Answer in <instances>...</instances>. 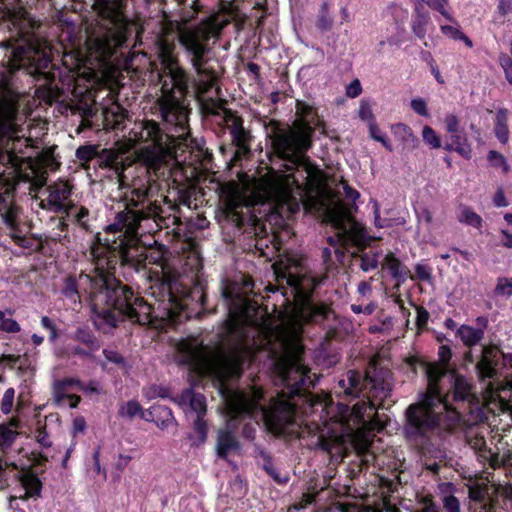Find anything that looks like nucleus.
<instances>
[{"label": "nucleus", "instance_id": "1", "mask_svg": "<svg viewBox=\"0 0 512 512\" xmlns=\"http://www.w3.org/2000/svg\"><path fill=\"white\" fill-rule=\"evenodd\" d=\"M280 284L291 289L295 303L276 322L244 294L252 284L245 281L240 293L227 286L223 297L227 302L228 319L218 336L220 343L211 347L198 337L181 339L175 345L174 359L179 365L215 381L227 415V426L218 431L216 450L219 457L239 451L240 445L232 429L238 418L249 417L263 423L274 433L297 432L317 436V444L335 459L342 460L353 450L364 465L375 460L372 443L375 431L384 428L375 412L378 401L386 399L393 387L392 373L374 369L362 379L360 373L348 371L338 386L347 396H358L364 384L370 386L369 401H361L350 409L335 404L329 394L306 396L302 419L293 398L314 386V379L302 360L301 335L304 324L320 323L330 314L324 304L310 300L314 289L324 282L308 272L292 257L273 264Z\"/></svg>", "mask_w": 512, "mask_h": 512}, {"label": "nucleus", "instance_id": "2", "mask_svg": "<svg viewBox=\"0 0 512 512\" xmlns=\"http://www.w3.org/2000/svg\"><path fill=\"white\" fill-rule=\"evenodd\" d=\"M11 37L2 44L12 49L7 64H0V215L10 236L25 246L30 227L23 211L13 202L15 176L25 149L35 148L38 135L26 126L27 114L42 102L51 105L57 93L52 87L37 88L34 96L20 92L14 72L41 73L51 62V46L37 32L36 21L22 7L8 10L4 18Z\"/></svg>", "mask_w": 512, "mask_h": 512}, {"label": "nucleus", "instance_id": "3", "mask_svg": "<svg viewBox=\"0 0 512 512\" xmlns=\"http://www.w3.org/2000/svg\"><path fill=\"white\" fill-rule=\"evenodd\" d=\"M296 113L300 119L292 127L277 131L272 145L275 153L289 163L288 170L295 166L302 167L305 182L300 184L293 174L271 171L258 180L253 192L254 201L267 207L271 219L281 221L290 218L301 206L311 213H323L336 232L335 236L328 237V242L334 247L335 254L341 257L344 253L342 247L364 243L365 229L352 217L347 207L340 203H329L323 172L304 156L311 146L314 110L310 105L298 101Z\"/></svg>", "mask_w": 512, "mask_h": 512}, {"label": "nucleus", "instance_id": "4", "mask_svg": "<svg viewBox=\"0 0 512 512\" xmlns=\"http://www.w3.org/2000/svg\"><path fill=\"white\" fill-rule=\"evenodd\" d=\"M201 9L202 5L199 0H192L191 6L182 10L180 21L171 19L165 9L159 21L156 43L161 63L159 80L162 95L157 104L162 120L167 126L173 128L174 134L169 135L163 132L158 123L154 121H143L135 125L127 140L118 143L120 153H126L136 144H142L138 151V158L150 169L157 170L168 157L172 156L175 138L186 141L189 135V110L184 103V96L189 87V78L174 55L175 40L180 41V30L199 28L207 21L220 24L218 18L219 20L229 19L228 24L238 16L237 8L227 2L223 4L218 13L205 18L200 24L186 26L195 19Z\"/></svg>", "mask_w": 512, "mask_h": 512}, {"label": "nucleus", "instance_id": "5", "mask_svg": "<svg viewBox=\"0 0 512 512\" xmlns=\"http://www.w3.org/2000/svg\"><path fill=\"white\" fill-rule=\"evenodd\" d=\"M116 249H119L122 263L134 268L151 284V295L155 303L150 304L135 297L129 288L115 278V284L110 286V290L100 294L107 308L103 310L106 321L115 326L117 313L141 325L153 324L158 327L155 321L160 320V326L164 328L180 322L187 302L177 296L179 287L172 275L171 266L164 261V252L161 249H127L120 241L115 242L113 250Z\"/></svg>", "mask_w": 512, "mask_h": 512}, {"label": "nucleus", "instance_id": "6", "mask_svg": "<svg viewBox=\"0 0 512 512\" xmlns=\"http://www.w3.org/2000/svg\"><path fill=\"white\" fill-rule=\"evenodd\" d=\"M441 364H429L425 367L428 379L427 392L418 402L408 406L405 412L404 433L414 442L424 443L442 433L453 430L460 421V414L451 409L442 395L439 383L446 376V364L451 358L447 346L439 348ZM448 398V395L445 399Z\"/></svg>", "mask_w": 512, "mask_h": 512}, {"label": "nucleus", "instance_id": "7", "mask_svg": "<svg viewBox=\"0 0 512 512\" xmlns=\"http://www.w3.org/2000/svg\"><path fill=\"white\" fill-rule=\"evenodd\" d=\"M93 6L100 22L87 36L86 47L90 58L104 64L132 33L139 39L144 28L123 14L124 0H94Z\"/></svg>", "mask_w": 512, "mask_h": 512}, {"label": "nucleus", "instance_id": "8", "mask_svg": "<svg viewBox=\"0 0 512 512\" xmlns=\"http://www.w3.org/2000/svg\"><path fill=\"white\" fill-rule=\"evenodd\" d=\"M91 254L95 261L93 274L81 273L78 278L68 277L63 287V294L74 302L85 295L97 308L105 306V300L101 299L100 294H105L110 290V286L115 284V277L111 272L114 268L115 256L112 257L109 248L101 244L93 246Z\"/></svg>", "mask_w": 512, "mask_h": 512}, {"label": "nucleus", "instance_id": "9", "mask_svg": "<svg viewBox=\"0 0 512 512\" xmlns=\"http://www.w3.org/2000/svg\"><path fill=\"white\" fill-rule=\"evenodd\" d=\"M144 219H146V216L141 211L126 209L124 211L119 212L116 215L114 223L108 226V231L113 233L119 232L120 242L127 249L152 250L153 248H147L138 245V230L140 228V222ZM154 249H161L164 252V261L169 266H171L172 275H174V278L179 287V292L177 293V296L181 297L182 299H184V302H186L187 284L184 282L183 277L188 271L193 273H197L198 271H200V269L202 268V259L199 253L196 250L190 251L186 256L183 271L180 272L177 270L174 263H172L167 258V250H165L163 247H155Z\"/></svg>", "mask_w": 512, "mask_h": 512}, {"label": "nucleus", "instance_id": "10", "mask_svg": "<svg viewBox=\"0 0 512 512\" xmlns=\"http://www.w3.org/2000/svg\"><path fill=\"white\" fill-rule=\"evenodd\" d=\"M228 20L220 19V24L207 21L199 28L180 30V44L191 57V65L197 75L196 92L200 96L207 93L216 82L215 73L204 66V57L209 52L207 43L210 38L219 36Z\"/></svg>", "mask_w": 512, "mask_h": 512}, {"label": "nucleus", "instance_id": "11", "mask_svg": "<svg viewBox=\"0 0 512 512\" xmlns=\"http://www.w3.org/2000/svg\"><path fill=\"white\" fill-rule=\"evenodd\" d=\"M71 194L72 185L68 181L58 180L49 184L36 202L41 209L60 214L71 203Z\"/></svg>", "mask_w": 512, "mask_h": 512}, {"label": "nucleus", "instance_id": "12", "mask_svg": "<svg viewBox=\"0 0 512 512\" xmlns=\"http://www.w3.org/2000/svg\"><path fill=\"white\" fill-rule=\"evenodd\" d=\"M500 360L504 366L512 367V353L503 354L495 346H486L482 350V357L477 363V370L482 379H494Z\"/></svg>", "mask_w": 512, "mask_h": 512}, {"label": "nucleus", "instance_id": "13", "mask_svg": "<svg viewBox=\"0 0 512 512\" xmlns=\"http://www.w3.org/2000/svg\"><path fill=\"white\" fill-rule=\"evenodd\" d=\"M61 214H65V217L56 220L57 229L60 232L57 234L59 238L62 236V232L67 231L69 222L77 225L82 230L87 231L89 229L90 215L86 207L71 202Z\"/></svg>", "mask_w": 512, "mask_h": 512}, {"label": "nucleus", "instance_id": "14", "mask_svg": "<svg viewBox=\"0 0 512 512\" xmlns=\"http://www.w3.org/2000/svg\"><path fill=\"white\" fill-rule=\"evenodd\" d=\"M76 385L80 381L74 378H65L57 380L53 384V401L57 406L76 408L80 402V397L74 394Z\"/></svg>", "mask_w": 512, "mask_h": 512}, {"label": "nucleus", "instance_id": "15", "mask_svg": "<svg viewBox=\"0 0 512 512\" xmlns=\"http://www.w3.org/2000/svg\"><path fill=\"white\" fill-rule=\"evenodd\" d=\"M469 498L472 502V512H493V505L489 498V487L485 482H472L467 484Z\"/></svg>", "mask_w": 512, "mask_h": 512}, {"label": "nucleus", "instance_id": "16", "mask_svg": "<svg viewBox=\"0 0 512 512\" xmlns=\"http://www.w3.org/2000/svg\"><path fill=\"white\" fill-rule=\"evenodd\" d=\"M231 124V135L234 144L236 145L237 149L235 151L234 159L240 160L241 158L247 156L250 153V147H249V139L250 136L248 132L245 131V129L242 126L241 121L238 118L231 117L230 119Z\"/></svg>", "mask_w": 512, "mask_h": 512}, {"label": "nucleus", "instance_id": "17", "mask_svg": "<svg viewBox=\"0 0 512 512\" xmlns=\"http://www.w3.org/2000/svg\"><path fill=\"white\" fill-rule=\"evenodd\" d=\"M411 30L413 34L423 40L430 29H434L430 14L425 10L422 3H418L414 9L411 19Z\"/></svg>", "mask_w": 512, "mask_h": 512}, {"label": "nucleus", "instance_id": "18", "mask_svg": "<svg viewBox=\"0 0 512 512\" xmlns=\"http://www.w3.org/2000/svg\"><path fill=\"white\" fill-rule=\"evenodd\" d=\"M177 399L180 405H189L191 412L195 413V416H205L206 399L202 394L196 393L192 389H186Z\"/></svg>", "mask_w": 512, "mask_h": 512}, {"label": "nucleus", "instance_id": "19", "mask_svg": "<svg viewBox=\"0 0 512 512\" xmlns=\"http://www.w3.org/2000/svg\"><path fill=\"white\" fill-rule=\"evenodd\" d=\"M103 118L107 129H121L127 118V112L119 104L113 103L104 109Z\"/></svg>", "mask_w": 512, "mask_h": 512}, {"label": "nucleus", "instance_id": "20", "mask_svg": "<svg viewBox=\"0 0 512 512\" xmlns=\"http://www.w3.org/2000/svg\"><path fill=\"white\" fill-rule=\"evenodd\" d=\"M445 378H448L449 382L453 384V399L463 401L473 396L471 385L464 377L449 373L443 379Z\"/></svg>", "mask_w": 512, "mask_h": 512}, {"label": "nucleus", "instance_id": "21", "mask_svg": "<svg viewBox=\"0 0 512 512\" xmlns=\"http://www.w3.org/2000/svg\"><path fill=\"white\" fill-rule=\"evenodd\" d=\"M509 112L505 108L498 109L495 114L494 120V134L495 137L502 143L506 144L509 140L508 128Z\"/></svg>", "mask_w": 512, "mask_h": 512}, {"label": "nucleus", "instance_id": "22", "mask_svg": "<svg viewBox=\"0 0 512 512\" xmlns=\"http://www.w3.org/2000/svg\"><path fill=\"white\" fill-rule=\"evenodd\" d=\"M457 336L466 346L476 345L484 336V331L469 325H461L457 329Z\"/></svg>", "mask_w": 512, "mask_h": 512}, {"label": "nucleus", "instance_id": "23", "mask_svg": "<svg viewBox=\"0 0 512 512\" xmlns=\"http://www.w3.org/2000/svg\"><path fill=\"white\" fill-rule=\"evenodd\" d=\"M382 266L397 281L403 282L406 279V272L404 271L401 262L394 256V254H387Z\"/></svg>", "mask_w": 512, "mask_h": 512}, {"label": "nucleus", "instance_id": "24", "mask_svg": "<svg viewBox=\"0 0 512 512\" xmlns=\"http://www.w3.org/2000/svg\"><path fill=\"white\" fill-rule=\"evenodd\" d=\"M457 219L460 223L480 229L483 219L469 206H461L457 213Z\"/></svg>", "mask_w": 512, "mask_h": 512}, {"label": "nucleus", "instance_id": "25", "mask_svg": "<svg viewBox=\"0 0 512 512\" xmlns=\"http://www.w3.org/2000/svg\"><path fill=\"white\" fill-rule=\"evenodd\" d=\"M20 482L25 489V499L40 494L41 483L35 475L25 473L21 476Z\"/></svg>", "mask_w": 512, "mask_h": 512}, {"label": "nucleus", "instance_id": "26", "mask_svg": "<svg viewBox=\"0 0 512 512\" xmlns=\"http://www.w3.org/2000/svg\"><path fill=\"white\" fill-rule=\"evenodd\" d=\"M440 31L450 39L463 41L469 48L473 46L472 40L461 31L457 23L455 25H440Z\"/></svg>", "mask_w": 512, "mask_h": 512}, {"label": "nucleus", "instance_id": "27", "mask_svg": "<svg viewBox=\"0 0 512 512\" xmlns=\"http://www.w3.org/2000/svg\"><path fill=\"white\" fill-rule=\"evenodd\" d=\"M451 142L454 145L455 151L464 157L465 159L471 158L472 149L468 140L465 136L460 135L459 133L452 134L450 136Z\"/></svg>", "mask_w": 512, "mask_h": 512}, {"label": "nucleus", "instance_id": "28", "mask_svg": "<svg viewBox=\"0 0 512 512\" xmlns=\"http://www.w3.org/2000/svg\"><path fill=\"white\" fill-rule=\"evenodd\" d=\"M119 414L123 418H134V417H143V411L140 404L135 400H130L124 404H122L119 408Z\"/></svg>", "mask_w": 512, "mask_h": 512}, {"label": "nucleus", "instance_id": "29", "mask_svg": "<svg viewBox=\"0 0 512 512\" xmlns=\"http://www.w3.org/2000/svg\"><path fill=\"white\" fill-rule=\"evenodd\" d=\"M510 16H512V0H498L494 14L495 20L503 23Z\"/></svg>", "mask_w": 512, "mask_h": 512}, {"label": "nucleus", "instance_id": "30", "mask_svg": "<svg viewBox=\"0 0 512 512\" xmlns=\"http://www.w3.org/2000/svg\"><path fill=\"white\" fill-rule=\"evenodd\" d=\"M358 116L362 121L366 122L367 125L376 121L373 113V105L369 100L362 99L360 101Z\"/></svg>", "mask_w": 512, "mask_h": 512}, {"label": "nucleus", "instance_id": "31", "mask_svg": "<svg viewBox=\"0 0 512 512\" xmlns=\"http://www.w3.org/2000/svg\"><path fill=\"white\" fill-rule=\"evenodd\" d=\"M487 160L492 167L500 168L504 173H507L510 169L506 158L495 150H490L488 152Z\"/></svg>", "mask_w": 512, "mask_h": 512}, {"label": "nucleus", "instance_id": "32", "mask_svg": "<svg viewBox=\"0 0 512 512\" xmlns=\"http://www.w3.org/2000/svg\"><path fill=\"white\" fill-rule=\"evenodd\" d=\"M332 18L330 16V7L327 2H324L319 10V16L317 21V26L321 30H328L331 28Z\"/></svg>", "mask_w": 512, "mask_h": 512}, {"label": "nucleus", "instance_id": "33", "mask_svg": "<svg viewBox=\"0 0 512 512\" xmlns=\"http://www.w3.org/2000/svg\"><path fill=\"white\" fill-rule=\"evenodd\" d=\"M193 428L196 434V442L198 444L204 443L207 438V423L204 416H196Z\"/></svg>", "mask_w": 512, "mask_h": 512}, {"label": "nucleus", "instance_id": "34", "mask_svg": "<svg viewBox=\"0 0 512 512\" xmlns=\"http://www.w3.org/2000/svg\"><path fill=\"white\" fill-rule=\"evenodd\" d=\"M153 413L162 417L161 423L157 421V425L161 428L168 427L174 422V417L171 410L165 406H154Z\"/></svg>", "mask_w": 512, "mask_h": 512}, {"label": "nucleus", "instance_id": "35", "mask_svg": "<svg viewBox=\"0 0 512 512\" xmlns=\"http://www.w3.org/2000/svg\"><path fill=\"white\" fill-rule=\"evenodd\" d=\"M423 141L430 147L437 149L441 147V141L436 132L430 126H424L422 130Z\"/></svg>", "mask_w": 512, "mask_h": 512}, {"label": "nucleus", "instance_id": "36", "mask_svg": "<svg viewBox=\"0 0 512 512\" xmlns=\"http://www.w3.org/2000/svg\"><path fill=\"white\" fill-rule=\"evenodd\" d=\"M369 129V134L372 139L375 141L380 142L385 148L388 150H392V147L390 143L387 141L386 136L381 132L379 126L377 125L376 121L370 123L367 125Z\"/></svg>", "mask_w": 512, "mask_h": 512}, {"label": "nucleus", "instance_id": "37", "mask_svg": "<svg viewBox=\"0 0 512 512\" xmlns=\"http://www.w3.org/2000/svg\"><path fill=\"white\" fill-rule=\"evenodd\" d=\"M425 2L430 8L438 11L443 17H445L449 21H454L451 13L446 9V5L448 4V0H422Z\"/></svg>", "mask_w": 512, "mask_h": 512}, {"label": "nucleus", "instance_id": "38", "mask_svg": "<svg viewBox=\"0 0 512 512\" xmlns=\"http://www.w3.org/2000/svg\"><path fill=\"white\" fill-rule=\"evenodd\" d=\"M495 292L497 295L510 297L512 295V278H498Z\"/></svg>", "mask_w": 512, "mask_h": 512}, {"label": "nucleus", "instance_id": "39", "mask_svg": "<svg viewBox=\"0 0 512 512\" xmlns=\"http://www.w3.org/2000/svg\"><path fill=\"white\" fill-rule=\"evenodd\" d=\"M97 155V146L86 145L80 146L76 150V157L83 162L91 161Z\"/></svg>", "mask_w": 512, "mask_h": 512}, {"label": "nucleus", "instance_id": "40", "mask_svg": "<svg viewBox=\"0 0 512 512\" xmlns=\"http://www.w3.org/2000/svg\"><path fill=\"white\" fill-rule=\"evenodd\" d=\"M379 263V256L375 253H365L361 256L360 267L363 271L367 272L377 268Z\"/></svg>", "mask_w": 512, "mask_h": 512}, {"label": "nucleus", "instance_id": "41", "mask_svg": "<svg viewBox=\"0 0 512 512\" xmlns=\"http://www.w3.org/2000/svg\"><path fill=\"white\" fill-rule=\"evenodd\" d=\"M442 505L445 512H461L459 500L452 494L442 497Z\"/></svg>", "mask_w": 512, "mask_h": 512}, {"label": "nucleus", "instance_id": "42", "mask_svg": "<svg viewBox=\"0 0 512 512\" xmlns=\"http://www.w3.org/2000/svg\"><path fill=\"white\" fill-rule=\"evenodd\" d=\"M506 387L501 386V390H505ZM485 399L503 401V397L500 394V386L492 381H489L486 385V392L484 395Z\"/></svg>", "mask_w": 512, "mask_h": 512}, {"label": "nucleus", "instance_id": "43", "mask_svg": "<svg viewBox=\"0 0 512 512\" xmlns=\"http://www.w3.org/2000/svg\"><path fill=\"white\" fill-rule=\"evenodd\" d=\"M0 331L3 332H18L20 331V325L11 318H6L4 313L0 311Z\"/></svg>", "mask_w": 512, "mask_h": 512}, {"label": "nucleus", "instance_id": "44", "mask_svg": "<svg viewBox=\"0 0 512 512\" xmlns=\"http://www.w3.org/2000/svg\"><path fill=\"white\" fill-rule=\"evenodd\" d=\"M15 397V390L13 388H8L2 398L1 401V410L4 414H9L13 408Z\"/></svg>", "mask_w": 512, "mask_h": 512}, {"label": "nucleus", "instance_id": "45", "mask_svg": "<svg viewBox=\"0 0 512 512\" xmlns=\"http://www.w3.org/2000/svg\"><path fill=\"white\" fill-rule=\"evenodd\" d=\"M411 108L412 110L423 117H429L427 103L423 98H414L411 100Z\"/></svg>", "mask_w": 512, "mask_h": 512}, {"label": "nucleus", "instance_id": "46", "mask_svg": "<svg viewBox=\"0 0 512 512\" xmlns=\"http://www.w3.org/2000/svg\"><path fill=\"white\" fill-rule=\"evenodd\" d=\"M499 63L504 70L506 80L512 85V59L507 54H501Z\"/></svg>", "mask_w": 512, "mask_h": 512}, {"label": "nucleus", "instance_id": "47", "mask_svg": "<svg viewBox=\"0 0 512 512\" xmlns=\"http://www.w3.org/2000/svg\"><path fill=\"white\" fill-rule=\"evenodd\" d=\"M444 122H445V126H446V131L450 135L459 133L460 123H459V119L456 115H454V114L446 115Z\"/></svg>", "mask_w": 512, "mask_h": 512}, {"label": "nucleus", "instance_id": "48", "mask_svg": "<svg viewBox=\"0 0 512 512\" xmlns=\"http://www.w3.org/2000/svg\"><path fill=\"white\" fill-rule=\"evenodd\" d=\"M416 278L421 281L430 282L432 279L431 269L428 265L419 263L415 266Z\"/></svg>", "mask_w": 512, "mask_h": 512}, {"label": "nucleus", "instance_id": "49", "mask_svg": "<svg viewBox=\"0 0 512 512\" xmlns=\"http://www.w3.org/2000/svg\"><path fill=\"white\" fill-rule=\"evenodd\" d=\"M415 512H440L439 507L428 497H424Z\"/></svg>", "mask_w": 512, "mask_h": 512}, {"label": "nucleus", "instance_id": "50", "mask_svg": "<svg viewBox=\"0 0 512 512\" xmlns=\"http://www.w3.org/2000/svg\"><path fill=\"white\" fill-rule=\"evenodd\" d=\"M86 427H87V425H86V421H85L84 417L77 416L74 418L73 423H72V434L74 436H76L78 434H82L85 432Z\"/></svg>", "mask_w": 512, "mask_h": 512}, {"label": "nucleus", "instance_id": "51", "mask_svg": "<svg viewBox=\"0 0 512 512\" xmlns=\"http://www.w3.org/2000/svg\"><path fill=\"white\" fill-rule=\"evenodd\" d=\"M362 92L361 83L358 79L353 80L346 88V94L350 98L359 96Z\"/></svg>", "mask_w": 512, "mask_h": 512}, {"label": "nucleus", "instance_id": "52", "mask_svg": "<svg viewBox=\"0 0 512 512\" xmlns=\"http://www.w3.org/2000/svg\"><path fill=\"white\" fill-rule=\"evenodd\" d=\"M145 395L148 398H155V397L165 398L168 396V391L164 387L152 386L149 389H147V391L145 392Z\"/></svg>", "mask_w": 512, "mask_h": 512}, {"label": "nucleus", "instance_id": "53", "mask_svg": "<svg viewBox=\"0 0 512 512\" xmlns=\"http://www.w3.org/2000/svg\"><path fill=\"white\" fill-rule=\"evenodd\" d=\"M41 325L44 329L48 330L50 332V339L55 340L57 338V331L55 328V324L53 320H51L47 316H43L41 319Z\"/></svg>", "mask_w": 512, "mask_h": 512}, {"label": "nucleus", "instance_id": "54", "mask_svg": "<svg viewBox=\"0 0 512 512\" xmlns=\"http://www.w3.org/2000/svg\"><path fill=\"white\" fill-rule=\"evenodd\" d=\"M375 308H376V305L374 303H370L366 306L357 305V304L351 305V310L356 314L364 313L366 315H371L374 312Z\"/></svg>", "mask_w": 512, "mask_h": 512}, {"label": "nucleus", "instance_id": "55", "mask_svg": "<svg viewBox=\"0 0 512 512\" xmlns=\"http://www.w3.org/2000/svg\"><path fill=\"white\" fill-rule=\"evenodd\" d=\"M493 203L496 207L508 206V201L502 189H498L493 197Z\"/></svg>", "mask_w": 512, "mask_h": 512}, {"label": "nucleus", "instance_id": "56", "mask_svg": "<svg viewBox=\"0 0 512 512\" xmlns=\"http://www.w3.org/2000/svg\"><path fill=\"white\" fill-rule=\"evenodd\" d=\"M76 389L86 392V393H96V394L100 393V389H99L97 383H95V382H90L87 385H84L80 382V385H76Z\"/></svg>", "mask_w": 512, "mask_h": 512}, {"label": "nucleus", "instance_id": "57", "mask_svg": "<svg viewBox=\"0 0 512 512\" xmlns=\"http://www.w3.org/2000/svg\"><path fill=\"white\" fill-rule=\"evenodd\" d=\"M484 453H488V455H485V458L489 459V463L493 468L499 467L504 463L503 458L498 454L492 453L491 451H485Z\"/></svg>", "mask_w": 512, "mask_h": 512}, {"label": "nucleus", "instance_id": "58", "mask_svg": "<svg viewBox=\"0 0 512 512\" xmlns=\"http://www.w3.org/2000/svg\"><path fill=\"white\" fill-rule=\"evenodd\" d=\"M314 501V495L312 494H304L302 500L294 505L296 510H300L305 508L307 505L311 504Z\"/></svg>", "mask_w": 512, "mask_h": 512}, {"label": "nucleus", "instance_id": "59", "mask_svg": "<svg viewBox=\"0 0 512 512\" xmlns=\"http://www.w3.org/2000/svg\"><path fill=\"white\" fill-rule=\"evenodd\" d=\"M104 355H105V358L110 362L117 363V364L123 362V358L115 351L104 350Z\"/></svg>", "mask_w": 512, "mask_h": 512}, {"label": "nucleus", "instance_id": "60", "mask_svg": "<svg viewBox=\"0 0 512 512\" xmlns=\"http://www.w3.org/2000/svg\"><path fill=\"white\" fill-rule=\"evenodd\" d=\"M373 512H400V511L395 505H392L388 501L383 500L382 508L374 510Z\"/></svg>", "mask_w": 512, "mask_h": 512}, {"label": "nucleus", "instance_id": "61", "mask_svg": "<svg viewBox=\"0 0 512 512\" xmlns=\"http://www.w3.org/2000/svg\"><path fill=\"white\" fill-rule=\"evenodd\" d=\"M374 215H375V224L378 226V227H385V226H388V223H386L385 220H382L380 218V214H379V207H378V204L375 202L374 203Z\"/></svg>", "mask_w": 512, "mask_h": 512}, {"label": "nucleus", "instance_id": "62", "mask_svg": "<svg viewBox=\"0 0 512 512\" xmlns=\"http://www.w3.org/2000/svg\"><path fill=\"white\" fill-rule=\"evenodd\" d=\"M357 290L359 294L365 296L371 292V285L368 282L362 281L359 283Z\"/></svg>", "mask_w": 512, "mask_h": 512}, {"label": "nucleus", "instance_id": "63", "mask_svg": "<svg viewBox=\"0 0 512 512\" xmlns=\"http://www.w3.org/2000/svg\"><path fill=\"white\" fill-rule=\"evenodd\" d=\"M393 129L395 132H402L406 135H411L412 134V131L410 129L409 126H407L406 124H403V123H398L396 125L393 126Z\"/></svg>", "mask_w": 512, "mask_h": 512}, {"label": "nucleus", "instance_id": "64", "mask_svg": "<svg viewBox=\"0 0 512 512\" xmlns=\"http://www.w3.org/2000/svg\"><path fill=\"white\" fill-rule=\"evenodd\" d=\"M317 512H355V511H351L349 509H344L342 506H335V507H330L325 510H319Z\"/></svg>", "mask_w": 512, "mask_h": 512}]
</instances>
